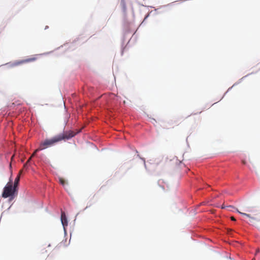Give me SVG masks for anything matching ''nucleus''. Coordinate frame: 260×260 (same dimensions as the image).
Returning <instances> with one entry per match:
<instances>
[{"label": "nucleus", "mask_w": 260, "mask_h": 260, "mask_svg": "<svg viewBox=\"0 0 260 260\" xmlns=\"http://www.w3.org/2000/svg\"><path fill=\"white\" fill-rule=\"evenodd\" d=\"M77 133L72 131L64 132L50 139H46L41 143L39 146V149H45L49 147L52 146L56 143L62 140H69L76 135Z\"/></svg>", "instance_id": "nucleus-1"}, {"label": "nucleus", "mask_w": 260, "mask_h": 260, "mask_svg": "<svg viewBox=\"0 0 260 260\" xmlns=\"http://www.w3.org/2000/svg\"><path fill=\"white\" fill-rule=\"evenodd\" d=\"M16 191V189L13 186L12 180L11 179H10V181L4 188L2 197L4 198L12 197L15 194Z\"/></svg>", "instance_id": "nucleus-2"}, {"label": "nucleus", "mask_w": 260, "mask_h": 260, "mask_svg": "<svg viewBox=\"0 0 260 260\" xmlns=\"http://www.w3.org/2000/svg\"><path fill=\"white\" fill-rule=\"evenodd\" d=\"M237 212L249 218V222L253 225H255L257 229L260 230V226L257 225V223H260V213L255 214V215H258L257 217H252L250 214H247L245 213L241 212L237 210Z\"/></svg>", "instance_id": "nucleus-3"}, {"label": "nucleus", "mask_w": 260, "mask_h": 260, "mask_svg": "<svg viewBox=\"0 0 260 260\" xmlns=\"http://www.w3.org/2000/svg\"><path fill=\"white\" fill-rule=\"evenodd\" d=\"M37 59V55H35L32 57H28L26 59L19 60H16V61H14L12 63V67H16V66H20V65L24 64V63L33 62V61H36Z\"/></svg>", "instance_id": "nucleus-4"}, {"label": "nucleus", "mask_w": 260, "mask_h": 260, "mask_svg": "<svg viewBox=\"0 0 260 260\" xmlns=\"http://www.w3.org/2000/svg\"><path fill=\"white\" fill-rule=\"evenodd\" d=\"M61 221L62 224L64 228L68 225V219L64 212L61 211Z\"/></svg>", "instance_id": "nucleus-5"}, {"label": "nucleus", "mask_w": 260, "mask_h": 260, "mask_svg": "<svg viewBox=\"0 0 260 260\" xmlns=\"http://www.w3.org/2000/svg\"><path fill=\"white\" fill-rule=\"evenodd\" d=\"M22 171L20 170L18 175H17V177L15 179L14 183L13 186L16 189V188L18 186V184L19 183V180H20V176L21 174L22 173Z\"/></svg>", "instance_id": "nucleus-6"}, {"label": "nucleus", "mask_w": 260, "mask_h": 260, "mask_svg": "<svg viewBox=\"0 0 260 260\" xmlns=\"http://www.w3.org/2000/svg\"><path fill=\"white\" fill-rule=\"evenodd\" d=\"M59 182L60 183L63 185V186H64L65 184H66V181L64 180V179L62 178H59Z\"/></svg>", "instance_id": "nucleus-7"}, {"label": "nucleus", "mask_w": 260, "mask_h": 260, "mask_svg": "<svg viewBox=\"0 0 260 260\" xmlns=\"http://www.w3.org/2000/svg\"><path fill=\"white\" fill-rule=\"evenodd\" d=\"M121 5H122V8H123V11H124V12H125V11H126V5H125V2H124V0H121Z\"/></svg>", "instance_id": "nucleus-8"}, {"label": "nucleus", "mask_w": 260, "mask_h": 260, "mask_svg": "<svg viewBox=\"0 0 260 260\" xmlns=\"http://www.w3.org/2000/svg\"><path fill=\"white\" fill-rule=\"evenodd\" d=\"M43 150V149H39V147L38 149H37L35 151V152H34L32 153V154L31 155V157H34V156L36 154V153H37V152L38 151H40V150Z\"/></svg>", "instance_id": "nucleus-9"}, {"label": "nucleus", "mask_w": 260, "mask_h": 260, "mask_svg": "<svg viewBox=\"0 0 260 260\" xmlns=\"http://www.w3.org/2000/svg\"><path fill=\"white\" fill-rule=\"evenodd\" d=\"M32 157L31 156L29 158V159L27 160L26 162L24 165V167H26V166L27 165V164L29 163V162L30 161Z\"/></svg>", "instance_id": "nucleus-10"}, {"label": "nucleus", "mask_w": 260, "mask_h": 260, "mask_svg": "<svg viewBox=\"0 0 260 260\" xmlns=\"http://www.w3.org/2000/svg\"><path fill=\"white\" fill-rule=\"evenodd\" d=\"M176 124V125H178V122H177L176 121L174 120L173 121H172L170 123L171 124V126H172L174 124Z\"/></svg>", "instance_id": "nucleus-11"}, {"label": "nucleus", "mask_w": 260, "mask_h": 260, "mask_svg": "<svg viewBox=\"0 0 260 260\" xmlns=\"http://www.w3.org/2000/svg\"><path fill=\"white\" fill-rule=\"evenodd\" d=\"M231 220H233V221H235V220H236V219H235V217H233V216H232V217H231Z\"/></svg>", "instance_id": "nucleus-12"}, {"label": "nucleus", "mask_w": 260, "mask_h": 260, "mask_svg": "<svg viewBox=\"0 0 260 260\" xmlns=\"http://www.w3.org/2000/svg\"><path fill=\"white\" fill-rule=\"evenodd\" d=\"M225 208V206H222V207H221V208H222V209H224V208Z\"/></svg>", "instance_id": "nucleus-13"}, {"label": "nucleus", "mask_w": 260, "mask_h": 260, "mask_svg": "<svg viewBox=\"0 0 260 260\" xmlns=\"http://www.w3.org/2000/svg\"><path fill=\"white\" fill-rule=\"evenodd\" d=\"M242 162H243V164H245V163H246V162H245V161L244 160H243V161H242Z\"/></svg>", "instance_id": "nucleus-14"}]
</instances>
